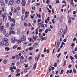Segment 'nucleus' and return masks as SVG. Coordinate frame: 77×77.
I'll return each mask as SVG.
<instances>
[{
    "label": "nucleus",
    "instance_id": "52",
    "mask_svg": "<svg viewBox=\"0 0 77 77\" xmlns=\"http://www.w3.org/2000/svg\"><path fill=\"white\" fill-rule=\"evenodd\" d=\"M32 26V25H31V23H29L28 24V26L29 27H30V26Z\"/></svg>",
    "mask_w": 77,
    "mask_h": 77
},
{
    "label": "nucleus",
    "instance_id": "2",
    "mask_svg": "<svg viewBox=\"0 0 77 77\" xmlns=\"http://www.w3.org/2000/svg\"><path fill=\"white\" fill-rule=\"evenodd\" d=\"M3 19L2 20L4 21L5 20V22H6V21H7V17H6V14L4 13L3 15L1 16L2 17H3Z\"/></svg>",
    "mask_w": 77,
    "mask_h": 77
},
{
    "label": "nucleus",
    "instance_id": "7",
    "mask_svg": "<svg viewBox=\"0 0 77 77\" xmlns=\"http://www.w3.org/2000/svg\"><path fill=\"white\" fill-rule=\"evenodd\" d=\"M14 0H10V4L11 5H12L14 4Z\"/></svg>",
    "mask_w": 77,
    "mask_h": 77
},
{
    "label": "nucleus",
    "instance_id": "29",
    "mask_svg": "<svg viewBox=\"0 0 77 77\" xmlns=\"http://www.w3.org/2000/svg\"><path fill=\"white\" fill-rule=\"evenodd\" d=\"M14 26H15V24L14 23H12L11 24V27H14Z\"/></svg>",
    "mask_w": 77,
    "mask_h": 77
},
{
    "label": "nucleus",
    "instance_id": "28",
    "mask_svg": "<svg viewBox=\"0 0 77 77\" xmlns=\"http://www.w3.org/2000/svg\"><path fill=\"white\" fill-rule=\"evenodd\" d=\"M41 26L42 29H45V28H44L45 26H44V24L41 25Z\"/></svg>",
    "mask_w": 77,
    "mask_h": 77
},
{
    "label": "nucleus",
    "instance_id": "14",
    "mask_svg": "<svg viewBox=\"0 0 77 77\" xmlns=\"http://www.w3.org/2000/svg\"><path fill=\"white\" fill-rule=\"evenodd\" d=\"M22 14H24V12H25V9H24V8H23L22 9Z\"/></svg>",
    "mask_w": 77,
    "mask_h": 77
},
{
    "label": "nucleus",
    "instance_id": "59",
    "mask_svg": "<svg viewBox=\"0 0 77 77\" xmlns=\"http://www.w3.org/2000/svg\"><path fill=\"white\" fill-rule=\"evenodd\" d=\"M69 72V70H67L66 72V74H68Z\"/></svg>",
    "mask_w": 77,
    "mask_h": 77
},
{
    "label": "nucleus",
    "instance_id": "64",
    "mask_svg": "<svg viewBox=\"0 0 77 77\" xmlns=\"http://www.w3.org/2000/svg\"><path fill=\"white\" fill-rule=\"evenodd\" d=\"M77 51V48H75V51Z\"/></svg>",
    "mask_w": 77,
    "mask_h": 77
},
{
    "label": "nucleus",
    "instance_id": "48",
    "mask_svg": "<svg viewBox=\"0 0 77 77\" xmlns=\"http://www.w3.org/2000/svg\"><path fill=\"white\" fill-rule=\"evenodd\" d=\"M42 18H43V17H45V15H44V13L42 14Z\"/></svg>",
    "mask_w": 77,
    "mask_h": 77
},
{
    "label": "nucleus",
    "instance_id": "15",
    "mask_svg": "<svg viewBox=\"0 0 77 77\" xmlns=\"http://www.w3.org/2000/svg\"><path fill=\"white\" fill-rule=\"evenodd\" d=\"M6 29H4L3 31V34L4 35L6 33Z\"/></svg>",
    "mask_w": 77,
    "mask_h": 77
},
{
    "label": "nucleus",
    "instance_id": "18",
    "mask_svg": "<svg viewBox=\"0 0 77 77\" xmlns=\"http://www.w3.org/2000/svg\"><path fill=\"white\" fill-rule=\"evenodd\" d=\"M63 20V17L62 16H61L60 17V22H62Z\"/></svg>",
    "mask_w": 77,
    "mask_h": 77
},
{
    "label": "nucleus",
    "instance_id": "16",
    "mask_svg": "<svg viewBox=\"0 0 77 77\" xmlns=\"http://www.w3.org/2000/svg\"><path fill=\"white\" fill-rule=\"evenodd\" d=\"M4 44V43L3 42H1L0 43V45H1V46H3V45Z\"/></svg>",
    "mask_w": 77,
    "mask_h": 77
},
{
    "label": "nucleus",
    "instance_id": "50",
    "mask_svg": "<svg viewBox=\"0 0 77 77\" xmlns=\"http://www.w3.org/2000/svg\"><path fill=\"white\" fill-rule=\"evenodd\" d=\"M39 59V58L38 57H36L35 59V60H38Z\"/></svg>",
    "mask_w": 77,
    "mask_h": 77
},
{
    "label": "nucleus",
    "instance_id": "22",
    "mask_svg": "<svg viewBox=\"0 0 77 77\" xmlns=\"http://www.w3.org/2000/svg\"><path fill=\"white\" fill-rule=\"evenodd\" d=\"M7 62H8V60H5L3 62L4 63L6 64L7 63Z\"/></svg>",
    "mask_w": 77,
    "mask_h": 77
},
{
    "label": "nucleus",
    "instance_id": "44",
    "mask_svg": "<svg viewBox=\"0 0 77 77\" xmlns=\"http://www.w3.org/2000/svg\"><path fill=\"white\" fill-rule=\"evenodd\" d=\"M5 36L6 37H8L9 36V34L8 33H6L5 34Z\"/></svg>",
    "mask_w": 77,
    "mask_h": 77
},
{
    "label": "nucleus",
    "instance_id": "20",
    "mask_svg": "<svg viewBox=\"0 0 77 77\" xmlns=\"http://www.w3.org/2000/svg\"><path fill=\"white\" fill-rule=\"evenodd\" d=\"M66 61L65 60L64 61V63H63V66H65V65H66Z\"/></svg>",
    "mask_w": 77,
    "mask_h": 77
},
{
    "label": "nucleus",
    "instance_id": "45",
    "mask_svg": "<svg viewBox=\"0 0 77 77\" xmlns=\"http://www.w3.org/2000/svg\"><path fill=\"white\" fill-rule=\"evenodd\" d=\"M27 68H26L24 69V72H27Z\"/></svg>",
    "mask_w": 77,
    "mask_h": 77
},
{
    "label": "nucleus",
    "instance_id": "37",
    "mask_svg": "<svg viewBox=\"0 0 77 77\" xmlns=\"http://www.w3.org/2000/svg\"><path fill=\"white\" fill-rule=\"evenodd\" d=\"M17 11H20V8L19 7H17Z\"/></svg>",
    "mask_w": 77,
    "mask_h": 77
},
{
    "label": "nucleus",
    "instance_id": "63",
    "mask_svg": "<svg viewBox=\"0 0 77 77\" xmlns=\"http://www.w3.org/2000/svg\"><path fill=\"white\" fill-rule=\"evenodd\" d=\"M74 56L75 57L76 59H77V55H74Z\"/></svg>",
    "mask_w": 77,
    "mask_h": 77
},
{
    "label": "nucleus",
    "instance_id": "57",
    "mask_svg": "<svg viewBox=\"0 0 77 77\" xmlns=\"http://www.w3.org/2000/svg\"><path fill=\"white\" fill-rule=\"evenodd\" d=\"M9 26V23H8L7 24V27H8Z\"/></svg>",
    "mask_w": 77,
    "mask_h": 77
},
{
    "label": "nucleus",
    "instance_id": "10",
    "mask_svg": "<svg viewBox=\"0 0 77 77\" xmlns=\"http://www.w3.org/2000/svg\"><path fill=\"white\" fill-rule=\"evenodd\" d=\"M3 41H4V42H8V39L7 38H3Z\"/></svg>",
    "mask_w": 77,
    "mask_h": 77
},
{
    "label": "nucleus",
    "instance_id": "19",
    "mask_svg": "<svg viewBox=\"0 0 77 77\" xmlns=\"http://www.w3.org/2000/svg\"><path fill=\"white\" fill-rule=\"evenodd\" d=\"M10 69L11 70V72H14V70H13V69H12V67H10Z\"/></svg>",
    "mask_w": 77,
    "mask_h": 77
},
{
    "label": "nucleus",
    "instance_id": "27",
    "mask_svg": "<svg viewBox=\"0 0 77 77\" xmlns=\"http://www.w3.org/2000/svg\"><path fill=\"white\" fill-rule=\"evenodd\" d=\"M70 58L71 59V60H73V59H74V57H72V56H70Z\"/></svg>",
    "mask_w": 77,
    "mask_h": 77
},
{
    "label": "nucleus",
    "instance_id": "17",
    "mask_svg": "<svg viewBox=\"0 0 77 77\" xmlns=\"http://www.w3.org/2000/svg\"><path fill=\"white\" fill-rule=\"evenodd\" d=\"M5 46H6L7 47V46H8L9 45V44L8 42H6L4 44Z\"/></svg>",
    "mask_w": 77,
    "mask_h": 77
},
{
    "label": "nucleus",
    "instance_id": "47",
    "mask_svg": "<svg viewBox=\"0 0 77 77\" xmlns=\"http://www.w3.org/2000/svg\"><path fill=\"white\" fill-rule=\"evenodd\" d=\"M17 50H21V48L20 47H18L17 48Z\"/></svg>",
    "mask_w": 77,
    "mask_h": 77
},
{
    "label": "nucleus",
    "instance_id": "54",
    "mask_svg": "<svg viewBox=\"0 0 77 77\" xmlns=\"http://www.w3.org/2000/svg\"><path fill=\"white\" fill-rule=\"evenodd\" d=\"M59 32L62 33V32H63V29H61Z\"/></svg>",
    "mask_w": 77,
    "mask_h": 77
},
{
    "label": "nucleus",
    "instance_id": "31",
    "mask_svg": "<svg viewBox=\"0 0 77 77\" xmlns=\"http://www.w3.org/2000/svg\"><path fill=\"white\" fill-rule=\"evenodd\" d=\"M48 31V29H47L45 30V33H47Z\"/></svg>",
    "mask_w": 77,
    "mask_h": 77
},
{
    "label": "nucleus",
    "instance_id": "40",
    "mask_svg": "<svg viewBox=\"0 0 77 77\" xmlns=\"http://www.w3.org/2000/svg\"><path fill=\"white\" fill-rule=\"evenodd\" d=\"M49 2H50V0H48L46 1L47 4H48V3H49Z\"/></svg>",
    "mask_w": 77,
    "mask_h": 77
},
{
    "label": "nucleus",
    "instance_id": "5",
    "mask_svg": "<svg viewBox=\"0 0 77 77\" xmlns=\"http://www.w3.org/2000/svg\"><path fill=\"white\" fill-rule=\"evenodd\" d=\"M59 45H60V41H58L57 42V46L56 47V48H59Z\"/></svg>",
    "mask_w": 77,
    "mask_h": 77
},
{
    "label": "nucleus",
    "instance_id": "23",
    "mask_svg": "<svg viewBox=\"0 0 77 77\" xmlns=\"http://www.w3.org/2000/svg\"><path fill=\"white\" fill-rule=\"evenodd\" d=\"M17 47H18V45H14V46L13 47V48H14V49L17 48Z\"/></svg>",
    "mask_w": 77,
    "mask_h": 77
},
{
    "label": "nucleus",
    "instance_id": "62",
    "mask_svg": "<svg viewBox=\"0 0 77 77\" xmlns=\"http://www.w3.org/2000/svg\"><path fill=\"white\" fill-rule=\"evenodd\" d=\"M61 34H62V33L59 32L58 34V35H60Z\"/></svg>",
    "mask_w": 77,
    "mask_h": 77
},
{
    "label": "nucleus",
    "instance_id": "55",
    "mask_svg": "<svg viewBox=\"0 0 77 77\" xmlns=\"http://www.w3.org/2000/svg\"><path fill=\"white\" fill-rule=\"evenodd\" d=\"M15 57H16L15 56H13L12 57V59H15Z\"/></svg>",
    "mask_w": 77,
    "mask_h": 77
},
{
    "label": "nucleus",
    "instance_id": "33",
    "mask_svg": "<svg viewBox=\"0 0 77 77\" xmlns=\"http://www.w3.org/2000/svg\"><path fill=\"white\" fill-rule=\"evenodd\" d=\"M60 55H61V53H60L57 56V58H59L60 56Z\"/></svg>",
    "mask_w": 77,
    "mask_h": 77
},
{
    "label": "nucleus",
    "instance_id": "1",
    "mask_svg": "<svg viewBox=\"0 0 77 77\" xmlns=\"http://www.w3.org/2000/svg\"><path fill=\"white\" fill-rule=\"evenodd\" d=\"M26 39V37L25 36H24V35L22 37V39L21 40L20 39L19 41L18 42L19 43H21L22 42H23V41H25Z\"/></svg>",
    "mask_w": 77,
    "mask_h": 77
},
{
    "label": "nucleus",
    "instance_id": "53",
    "mask_svg": "<svg viewBox=\"0 0 77 77\" xmlns=\"http://www.w3.org/2000/svg\"><path fill=\"white\" fill-rule=\"evenodd\" d=\"M56 3H59V0H57L56 1Z\"/></svg>",
    "mask_w": 77,
    "mask_h": 77
},
{
    "label": "nucleus",
    "instance_id": "13",
    "mask_svg": "<svg viewBox=\"0 0 77 77\" xmlns=\"http://www.w3.org/2000/svg\"><path fill=\"white\" fill-rule=\"evenodd\" d=\"M0 3L2 6H3V5H4V2H3V1L2 0L0 1Z\"/></svg>",
    "mask_w": 77,
    "mask_h": 77
},
{
    "label": "nucleus",
    "instance_id": "9",
    "mask_svg": "<svg viewBox=\"0 0 77 77\" xmlns=\"http://www.w3.org/2000/svg\"><path fill=\"white\" fill-rule=\"evenodd\" d=\"M15 56L16 59H17L18 60H19V59H20V57L18 55L16 54L15 55Z\"/></svg>",
    "mask_w": 77,
    "mask_h": 77
},
{
    "label": "nucleus",
    "instance_id": "30",
    "mask_svg": "<svg viewBox=\"0 0 77 77\" xmlns=\"http://www.w3.org/2000/svg\"><path fill=\"white\" fill-rule=\"evenodd\" d=\"M16 72H20V70L19 69H17L16 70Z\"/></svg>",
    "mask_w": 77,
    "mask_h": 77
},
{
    "label": "nucleus",
    "instance_id": "8",
    "mask_svg": "<svg viewBox=\"0 0 77 77\" xmlns=\"http://www.w3.org/2000/svg\"><path fill=\"white\" fill-rule=\"evenodd\" d=\"M71 23V17H69L68 20V23L70 24Z\"/></svg>",
    "mask_w": 77,
    "mask_h": 77
},
{
    "label": "nucleus",
    "instance_id": "26",
    "mask_svg": "<svg viewBox=\"0 0 77 77\" xmlns=\"http://www.w3.org/2000/svg\"><path fill=\"white\" fill-rule=\"evenodd\" d=\"M5 50H7V51H8V50H10V48H5Z\"/></svg>",
    "mask_w": 77,
    "mask_h": 77
},
{
    "label": "nucleus",
    "instance_id": "35",
    "mask_svg": "<svg viewBox=\"0 0 77 77\" xmlns=\"http://www.w3.org/2000/svg\"><path fill=\"white\" fill-rule=\"evenodd\" d=\"M8 18H9V20H10V21H11V20H12V19L11 18V17L10 16H8Z\"/></svg>",
    "mask_w": 77,
    "mask_h": 77
},
{
    "label": "nucleus",
    "instance_id": "38",
    "mask_svg": "<svg viewBox=\"0 0 77 77\" xmlns=\"http://www.w3.org/2000/svg\"><path fill=\"white\" fill-rule=\"evenodd\" d=\"M24 26H25L26 27H27V24L26 23H24Z\"/></svg>",
    "mask_w": 77,
    "mask_h": 77
},
{
    "label": "nucleus",
    "instance_id": "46",
    "mask_svg": "<svg viewBox=\"0 0 77 77\" xmlns=\"http://www.w3.org/2000/svg\"><path fill=\"white\" fill-rule=\"evenodd\" d=\"M73 72H74V73H75V72H76V70H75V69H73Z\"/></svg>",
    "mask_w": 77,
    "mask_h": 77
},
{
    "label": "nucleus",
    "instance_id": "21",
    "mask_svg": "<svg viewBox=\"0 0 77 77\" xmlns=\"http://www.w3.org/2000/svg\"><path fill=\"white\" fill-rule=\"evenodd\" d=\"M33 47H30L28 49L29 50H33Z\"/></svg>",
    "mask_w": 77,
    "mask_h": 77
},
{
    "label": "nucleus",
    "instance_id": "61",
    "mask_svg": "<svg viewBox=\"0 0 77 77\" xmlns=\"http://www.w3.org/2000/svg\"><path fill=\"white\" fill-rule=\"evenodd\" d=\"M76 40V38L75 37L73 40V41L74 42Z\"/></svg>",
    "mask_w": 77,
    "mask_h": 77
},
{
    "label": "nucleus",
    "instance_id": "36",
    "mask_svg": "<svg viewBox=\"0 0 77 77\" xmlns=\"http://www.w3.org/2000/svg\"><path fill=\"white\" fill-rule=\"evenodd\" d=\"M54 67H56L57 66V63H55L54 64Z\"/></svg>",
    "mask_w": 77,
    "mask_h": 77
},
{
    "label": "nucleus",
    "instance_id": "4",
    "mask_svg": "<svg viewBox=\"0 0 77 77\" xmlns=\"http://www.w3.org/2000/svg\"><path fill=\"white\" fill-rule=\"evenodd\" d=\"M11 41L13 43H15L16 42V38H12L11 40Z\"/></svg>",
    "mask_w": 77,
    "mask_h": 77
},
{
    "label": "nucleus",
    "instance_id": "12",
    "mask_svg": "<svg viewBox=\"0 0 77 77\" xmlns=\"http://www.w3.org/2000/svg\"><path fill=\"white\" fill-rule=\"evenodd\" d=\"M36 65H37V63H35L34 64V67H33V68L34 69H36Z\"/></svg>",
    "mask_w": 77,
    "mask_h": 77
},
{
    "label": "nucleus",
    "instance_id": "60",
    "mask_svg": "<svg viewBox=\"0 0 77 77\" xmlns=\"http://www.w3.org/2000/svg\"><path fill=\"white\" fill-rule=\"evenodd\" d=\"M61 48H59L57 50V52H59Z\"/></svg>",
    "mask_w": 77,
    "mask_h": 77
},
{
    "label": "nucleus",
    "instance_id": "43",
    "mask_svg": "<svg viewBox=\"0 0 77 77\" xmlns=\"http://www.w3.org/2000/svg\"><path fill=\"white\" fill-rule=\"evenodd\" d=\"M17 34H18L20 33V29H18L17 32Z\"/></svg>",
    "mask_w": 77,
    "mask_h": 77
},
{
    "label": "nucleus",
    "instance_id": "56",
    "mask_svg": "<svg viewBox=\"0 0 77 77\" xmlns=\"http://www.w3.org/2000/svg\"><path fill=\"white\" fill-rule=\"evenodd\" d=\"M11 31V32L12 34H15V32L14 31Z\"/></svg>",
    "mask_w": 77,
    "mask_h": 77
},
{
    "label": "nucleus",
    "instance_id": "41",
    "mask_svg": "<svg viewBox=\"0 0 77 77\" xmlns=\"http://www.w3.org/2000/svg\"><path fill=\"white\" fill-rule=\"evenodd\" d=\"M34 45H37V46L38 45V43L36 42L35 43Z\"/></svg>",
    "mask_w": 77,
    "mask_h": 77
},
{
    "label": "nucleus",
    "instance_id": "25",
    "mask_svg": "<svg viewBox=\"0 0 77 77\" xmlns=\"http://www.w3.org/2000/svg\"><path fill=\"white\" fill-rule=\"evenodd\" d=\"M39 32H40V33H42V31H43V29H39Z\"/></svg>",
    "mask_w": 77,
    "mask_h": 77
},
{
    "label": "nucleus",
    "instance_id": "39",
    "mask_svg": "<svg viewBox=\"0 0 77 77\" xmlns=\"http://www.w3.org/2000/svg\"><path fill=\"white\" fill-rule=\"evenodd\" d=\"M14 12H15V13H16V12H17V10L16 9L14 8Z\"/></svg>",
    "mask_w": 77,
    "mask_h": 77
},
{
    "label": "nucleus",
    "instance_id": "3",
    "mask_svg": "<svg viewBox=\"0 0 77 77\" xmlns=\"http://www.w3.org/2000/svg\"><path fill=\"white\" fill-rule=\"evenodd\" d=\"M22 5L23 6H25L26 5V0H23L22 2Z\"/></svg>",
    "mask_w": 77,
    "mask_h": 77
},
{
    "label": "nucleus",
    "instance_id": "58",
    "mask_svg": "<svg viewBox=\"0 0 77 77\" xmlns=\"http://www.w3.org/2000/svg\"><path fill=\"white\" fill-rule=\"evenodd\" d=\"M12 20L13 22L14 23H15V19H13Z\"/></svg>",
    "mask_w": 77,
    "mask_h": 77
},
{
    "label": "nucleus",
    "instance_id": "34",
    "mask_svg": "<svg viewBox=\"0 0 77 77\" xmlns=\"http://www.w3.org/2000/svg\"><path fill=\"white\" fill-rule=\"evenodd\" d=\"M29 60H31V59H32V57H29Z\"/></svg>",
    "mask_w": 77,
    "mask_h": 77
},
{
    "label": "nucleus",
    "instance_id": "42",
    "mask_svg": "<svg viewBox=\"0 0 77 77\" xmlns=\"http://www.w3.org/2000/svg\"><path fill=\"white\" fill-rule=\"evenodd\" d=\"M24 57H23V56H22L20 57V59H24Z\"/></svg>",
    "mask_w": 77,
    "mask_h": 77
},
{
    "label": "nucleus",
    "instance_id": "51",
    "mask_svg": "<svg viewBox=\"0 0 77 77\" xmlns=\"http://www.w3.org/2000/svg\"><path fill=\"white\" fill-rule=\"evenodd\" d=\"M54 19H53L52 20V23L53 24H54V23H55V22H54Z\"/></svg>",
    "mask_w": 77,
    "mask_h": 77
},
{
    "label": "nucleus",
    "instance_id": "49",
    "mask_svg": "<svg viewBox=\"0 0 77 77\" xmlns=\"http://www.w3.org/2000/svg\"><path fill=\"white\" fill-rule=\"evenodd\" d=\"M12 69H16V67L13 66V67H12Z\"/></svg>",
    "mask_w": 77,
    "mask_h": 77
},
{
    "label": "nucleus",
    "instance_id": "32",
    "mask_svg": "<svg viewBox=\"0 0 77 77\" xmlns=\"http://www.w3.org/2000/svg\"><path fill=\"white\" fill-rule=\"evenodd\" d=\"M20 73H18L16 75V77H18V76H20Z\"/></svg>",
    "mask_w": 77,
    "mask_h": 77
},
{
    "label": "nucleus",
    "instance_id": "6",
    "mask_svg": "<svg viewBox=\"0 0 77 77\" xmlns=\"http://www.w3.org/2000/svg\"><path fill=\"white\" fill-rule=\"evenodd\" d=\"M3 29H4V26H0V30H1V32H2V31L3 30Z\"/></svg>",
    "mask_w": 77,
    "mask_h": 77
},
{
    "label": "nucleus",
    "instance_id": "11",
    "mask_svg": "<svg viewBox=\"0 0 77 77\" xmlns=\"http://www.w3.org/2000/svg\"><path fill=\"white\" fill-rule=\"evenodd\" d=\"M21 18L22 20H26V17L24 16H23L21 17Z\"/></svg>",
    "mask_w": 77,
    "mask_h": 77
},
{
    "label": "nucleus",
    "instance_id": "24",
    "mask_svg": "<svg viewBox=\"0 0 77 77\" xmlns=\"http://www.w3.org/2000/svg\"><path fill=\"white\" fill-rule=\"evenodd\" d=\"M20 0H17L16 1V3L17 4H19V3H20Z\"/></svg>",
    "mask_w": 77,
    "mask_h": 77
}]
</instances>
